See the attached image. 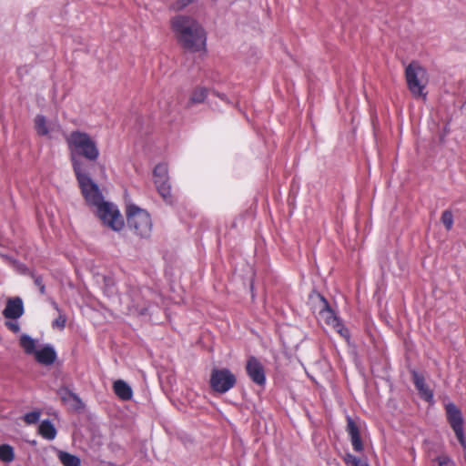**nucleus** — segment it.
<instances>
[{"mask_svg":"<svg viewBox=\"0 0 466 466\" xmlns=\"http://www.w3.org/2000/svg\"><path fill=\"white\" fill-rule=\"evenodd\" d=\"M37 361L44 365H50L55 362L56 354L51 346H46L42 350L35 352Z\"/></svg>","mask_w":466,"mask_h":466,"instance_id":"obj_15","label":"nucleus"},{"mask_svg":"<svg viewBox=\"0 0 466 466\" xmlns=\"http://www.w3.org/2000/svg\"><path fill=\"white\" fill-rule=\"evenodd\" d=\"M0 460L5 462H10L14 460V451L9 445H0Z\"/></svg>","mask_w":466,"mask_h":466,"instance_id":"obj_23","label":"nucleus"},{"mask_svg":"<svg viewBox=\"0 0 466 466\" xmlns=\"http://www.w3.org/2000/svg\"><path fill=\"white\" fill-rule=\"evenodd\" d=\"M20 345L25 350L27 354H32L36 351L35 350V341L28 335H22L20 338Z\"/></svg>","mask_w":466,"mask_h":466,"instance_id":"obj_20","label":"nucleus"},{"mask_svg":"<svg viewBox=\"0 0 466 466\" xmlns=\"http://www.w3.org/2000/svg\"><path fill=\"white\" fill-rule=\"evenodd\" d=\"M154 183L159 195L167 203H172L171 186L169 184L168 169L166 164L157 165L153 170Z\"/></svg>","mask_w":466,"mask_h":466,"instance_id":"obj_9","label":"nucleus"},{"mask_svg":"<svg viewBox=\"0 0 466 466\" xmlns=\"http://www.w3.org/2000/svg\"><path fill=\"white\" fill-rule=\"evenodd\" d=\"M208 90L205 87H197L193 92L189 99L190 104H200L207 97Z\"/></svg>","mask_w":466,"mask_h":466,"instance_id":"obj_22","label":"nucleus"},{"mask_svg":"<svg viewBox=\"0 0 466 466\" xmlns=\"http://www.w3.org/2000/svg\"><path fill=\"white\" fill-rule=\"evenodd\" d=\"M39 290H40V292H41L42 294H44V293H45V285H41V286L39 287Z\"/></svg>","mask_w":466,"mask_h":466,"instance_id":"obj_33","label":"nucleus"},{"mask_svg":"<svg viewBox=\"0 0 466 466\" xmlns=\"http://www.w3.org/2000/svg\"><path fill=\"white\" fill-rule=\"evenodd\" d=\"M6 325L14 332H18L20 330V327L17 323L8 322L6 323Z\"/></svg>","mask_w":466,"mask_h":466,"instance_id":"obj_31","label":"nucleus"},{"mask_svg":"<svg viewBox=\"0 0 466 466\" xmlns=\"http://www.w3.org/2000/svg\"><path fill=\"white\" fill-rule=\"evenodd\" d=\"M446 413L449 423L454 431L459 442L466 449V441L463 434V419L461 410L453 403H448L446 405Z\"/></svg>","mask_w":466,"mask_h":466,"instance_id":"obj_10","label":"nucleus"},{"mask_svg":"<svg viewBox=\"0 0 466 466\" xmlns=\"http://www.w3.org/2000/svg\"><path fill=\"white\" fill-rule=\"evenodd\" d=\"M344 461L347 464V466H369V464L366 461H362L350 453H347L345 455Z\"/></svg>","mask_w":466,"mask_h":466,"instance_id":"obj_25","label":"nucleus"},{"mask_svg":"<svg viewBox=\"0 0 466 466\" xmlns=\"http://www.w3.org/2000/svg\"><path fill=\"white\" fill-rule=\"evenodd\" d=\"M441 222L443 223L445 229L450 231L453 225V216L450 210H445L441 215Z\"/></svg>","mask_w":466,"mask_h":466,"instance_id":"obj_26","label":"nucleus"},{"mask_svg":"<svg viewBox=\"0 0 466 466\" xmlns=\"http://www.w3.org/2000/svg\"><path fill=\"white\" fill-rule=\"evenodd\" d=\"M132 309L135 311V312H137L139 315H146L147 313V307L144 306V307H140V305L138 303H135L133 306H132Z\"/></svg>","mask_w":466,"mask_h":466,"instance_id":"obj_30","label":"nucleus"},{"mask_svg":"<svg viewBox=\"0 0 466 466\" xmlns=\"http://www.w3.org/2000/svg\"><path fill=\"white\" fill-rule=\"evenodd\" d=\"M24 313V307L22 299L18 297L8 299L6 301L5 309L3 311L6 319H18Z\"/></svg>","mask_w":466,"mask_h":466,"instance_id":"obj_12","label":"nucleus"},{"mask_svg":"<svg viewBox=\"0 0 466 466\" xmlns=\"http://www.w3.org/2000/svg\"><path fill=\"white\" fill-rule=\"evenodd\" d=\"M39 433L47 440H54L56 435L55 426L49 420H43L39 425Z\"/></svg>","mask_w":466,"mask_h":466,"instance_id":"obj_18","label":"nucleus"},{"mask_svg":"<svg viewBox=\"0 0 466 466\" xmlns=\"http://www.w3.org/2000/svg\"><path fill=\"white\" fill-rule=\"evenodd\" d=\"M75 175L86 202L93 206L100 204L103 200L102 194L98 186L91 179L87 170L76 171Z\"/></svg>","mask_w":466,"mask_h":466,"instance_id":"obj_6","label":"nucleus"},{"mask_svg":"<svg viewBox=\"0 0 466 466\" xmlns=\"http://www.w3.org/2000/svg\"><path fill=\"white\" fill-rule=\"evenodd\" d=\"M35 127L37 134L41 136H46L49 133V129L46 125V119L44 116L38 115L35 118Z\"/></svg>","mask_w":466,"mask_h":466,"instance_id":"obj_21","label":"nucleus"},{"mask_svg":"<svg viewBox=\"0 0 466 466\" xmlns=\"http://www.w3.org/2000/svg\"><path fill=\"white\" fill-rule=\"evenodd\" d=\"M347 431L350 435L351 443L356 451H361L363 450V444L360 436V431L354 420L350 418H347Z\"/></svg>","mask_w":466,"mask_h":466,"instance_id":"obj_14","label":"nucleus"},{"mask_svg":"<svg viewBox=\"0 0 466 466\" xmlns=\"http://www.w3.org/2000/svg\"><path fill=\"white\" fill-rule=\"evenodd\" d=\"M412 378H413V382H414L416 389L418 390L420 397L422 399H424L426 401L431 402L432 400L433 394H432L431 390L425 383L424 377L413 370Z\"/></svg>","mask_w":466,"mask_h":466,"instance_id":"obj_13","label":"nucleus"},{"mask_svg":"<svg viewBox=\"0 0 466 466\" xmlns=\"http://www.w3.org/2000/svg\"><path fill=\"white\" fill-rule=\"evenodd\" d=\"M127 222L128 228L137 233H147L152 229L150 215L147 211L136 205L127 206Z\"/></svg>","mask_w":466,"mask_h":466,"instance_id":"obj_5","label":"nucleus"},{"mask_svg":"<svg viewBox=\"0 0 466 466\" xmlns=\"http://www.w3.org/2000/svg\"><path fill=\"white\" fill-rule=\"evenodd\" d=\"M115 393L123 400H128L132 398V390L122 380H116L113 385Z\"/></svg>","mask_w":466,"mask_h":466,"instance_id":"obj_16","label":"nucleus"},{"mask_svg":"<svg viewBox=\"0 0 466 466\" xmlns=\"http://www.w3.org/2000/svg\"><path fill=\"white\" fill-rule=\"evenodd\" d=\"M236 382V376L228 369L215 368L211 370L209 384L215 392L226 393L235 386Z\"/></svg>","mask_w":466,"mask_h":466,"instance_id":"obj_8","label":"nucleus"},{"mask_svg":"<svg viewBox=\"0 0 466 466\" xmlns=\"http://www.w3.org/2000/svg\"><path fill=\"white\" fill-rule=\"evenodd\" d=\"M74 172L86 169L81 157L95 162L99 157L96 141L87 133L74 130L65 136Z\"/></svg>","mask_w":466,"mask_h":466,"instance_id":"obj_2","label":"nucleus"},{"mask_svg":"<svg viewBox=\"0 0 466 466\" xmlns=\"http://www.w3.org/2000/svg\"><path fill=\"white\" fill-rule=\"evenodd\" d=\"M34 282L35 284L39 288L41 285H44L42 278L39 276L34 277Z\"/></svg>","mask_w":466,"mask_h":466,"instance_id":"obj_32","label":"nucleus"},{"mask_svg":"<svg viewBox=\"0 0 466 466\" xmlns=\"http://www.w3.org/2000/svg\"><path fill=\"white\" fill-rule=\"evenodd\" d=\"M58 458L64 466H80V459L66 451H58Z\"/></svg>","mask_w":466,"mask_h":466,"instance_id":"obj_19","label":"nucleus"},{"mask_svg":"<svg viewBox=\"0 0 466 466\" xmlns=\"http://www.w3.org/2000/svg\"><path fill=\"white\" fill-rule=\"evenodd\" d=\"M54 308L59 312L58 317L53 321L52 326L53 328H58L59 329H63L66 325V315L62 314L56 305V303H53Z\"/></svg>","mask_w":466,"mask_h":466,"instance_id":"obj_24","label":"nucleus"},{"mask_svg":"<svg viewBox=\"0 0 466 466\" xmlns=\"http://www.w3.org/2000/svg\"><path fill=\"white\" fill-rule=\"evenodd\" d=\"M58 394L60 395V398L63 402L67 403L71 400H75L76 404H72L73 410H80L83 408V403L81 400L73 392L68 390L67 389H61L58 391Z\"/></svg>","mask_w":466,"mask_h":466,"instance_id":"obj_17","label":"nucleus"},{"mask_svg":"<svg viewBox=\"0 0 466 466\" xmlns=\"http://www.w3.org/2000/svg\"><path fill=\"white\" fill-rule=\"evenodd\" d=\"M67 404L70 405V408L72 409V404H76L75 400H71L69 402H67Z\"/></svg>","mask_w":466,"mask_h":466,"instance_id":"obj_34","label":"nucleus"},{"mask_svg":"<svg viewBox=\"0 0 466 466\" xmlns=\"http://www.w3.org/2000/svg\"><path fill=\"white\" fill-rule=\"evenodd\" d=\"M39 417H40L39 411H32L29 413H26L24 417V420L27 424H33V423H35L39 420Z\"/></svg>","mask_w":466,"mask_h":466,"instance_id":"obj_28","label":"nucleus"},{"mask_svg":"<svg viewBox=\"0 0 466 466\" xmlns=\"http://www.w3.org/2000/svg\"><path fill=\"white\" fill-rule=\"evenodd\" d=\"M407 86L413 97L426 100V87L429 83V75L425 67L418 61L410 62L405 68Z\"/></svg>","mask_w":466,"mask_h":466,"instance_id":"obj_3","label":"nucleus"},{"mask_svg":"<svg viewBox=\"0 0 466 466\" xmlns=\"http://www.w3.org/2000/svg\"><path fill=\"white\" fill-rule=\"evenodd\" d=\"M195 0H176V2L172 5V8L176 11H179L191 3H193Z\"/></svg>","mask_w":466,"mask_h":466,"instance_id":"obj_29","label":"nucleus"},{"mask_svg":"<svg viewBox=\"0 0 466 466\" xmlns=\"http://www.w3.org/2000/svg\"><path fill=\"white\" fill-rule=\"evenodd\" d=\"M464 460H465V461H466V452L464 453Z\"/></svg>","mask_w":466,"mask_h":466,"instance_id":"obj_35","label":"nucleus"},{"mask_svg":"<svg viewBox=\"0 0 466 466\" xmlns=\"http://www.w3.org/2000/svg\"><path fill=\"white\" fill-rule=\"evenodd\" d=\"M438 466H455L454 461L447 455H440L436 458Z\"/></svg>","mask_w":466,"mask_h":466,"instance_id":"obj_27","label":"nucleus"},{"mask_svg":"<svg viewBox=\"0 0 466 466\" xmlns=\"http://www.w3.org/2000/svg\"><path fill=\"white\" fill-rule=\"evenodd\" d=\"M247 372L251 380L258 384L262 385L265 382L264 370L260 362L254 357L248 359L246 366Z\"/></svg>","mask_w":466,"mask_h":466,"instance_id":"obj_11","label":"nucleus"},{"mask_svg":"<svg viewBox=\"0 0 466 466\" xmlns=\"http://www.w3.org/2000/svg\"><path fill=\"white\" fill-rule=\"evenodd\" d=\"M97 207V215L104 224L115 231H118L124 226V219L117 207L110 202L101 200Z\"/></svg>","mask_w":466,"mask_h":466,"instance_id":"obj_7","label":"nucleus"},{"mask_svg":"<svg viewBox=\"0 0 466 466\" xmlns=\"http://www.w3.org/2000/svg\"><path fill=\"white\" fill-rule=\"evenodd\" d=\"M170 27L183 48L197 52L205 47V30L195 18L184 15H175L170 19Z\"/></svg>","mask_w":466,"mask_h":466,"instance_id":"obj_1","label":"nucleus"},{"mask_svg":"<svg viewBox=\"0 0 466 466\" xmlns=\"http://www.w3.org/2000/svg\"><path fill=\"white\" fill-rule=\"evenodd\" d=\"M309 301L314 309L319 310V318L322 321L333 328L341 337L349 339L350 333L348 329L340 323L322 295L314 292L309 295Z\"/></svg>","mask_w":466,"mask_h":466,"instance_id":"obj_4","label":"nucleus"}]
</instances>
